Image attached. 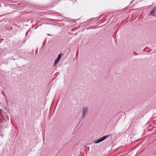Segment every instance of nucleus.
Masks as SVG:
<instances>
[{"mask_svg": "<svg viewBox=\"0 0 156 156\" xmlns=\"http://www.w3.org/2000/svg\"><path fill=\"white\" fill-rule=\"evenodd\" d=\"M88 107H84L83 109L82 112L83 113L82 118L84 119L86 116L88 110Z\"/></svg>", "mask_w": 156, "mask_h": 156, "instance_id": "nucleus-1", "label": "nucleus"}, {"mask_svg": "<svg viewBox=\"0 0 156 156\" xmlns=\"http://www.w3.org/2000/svg\"><path fill=\"white\" fill-rule=\"evenodd\" d=\"M108 137V135H106L105 136H103V137H102L101 138L97 140L96 141H95L94 142V143L95 144H98L99 143H100L102 141L104 140H105L106 138Z\"/></svg>", "mask_w": 156, "mask_h": 156, "instance_id": "nucleus-2", "label": "nucleus"}, {"mask_svg": "<svg viewBox=\"0 0 156 156\" xmlns=\"http://www.w3.org/2000/svg\"><path fill=\"white\" fill-rule=\"evenodd\" d=\"M59 60L57 58H56L55 60L54 63V66H55L58 63Z\"/></svg>", "mask_w": 156, "mask_h": 156, "instance_id": "nucleus-3", "label": "nucleus"}, {"mask_svg": "<svg viewBox=\"0 0 156 156\" xmlns=\"http://www.w3.org/2000/svg\"><path fill=\"white\" fill-rule=\"evenodd\" d=\"M155 12H154V10L153 9L152 10V11L151 12L150 14L154 16V14Z\"/></svg>", "mask_w": 156, "mask_h": 156, "instance_id": "nucleus-4", "label": "nucleus"}, {"mask_svg": "<svg viewBox=\"0 0 156 156\" xmlns=\"http://www.w3.org/2000/svg\"><path fill=\"white\" fill-rule=\"evenodd\" d=\"M61 54H59V55L58 56L57 58L60 60V59L61 58Z\"/></svg>", "mask_w": 156, "mask_h": 156, "instance_id": "nucleus-5", "label": "nucleus"}, {"mask_svg": "<svg viewBox=\"0 0 156 156\" xmlns=\"http://www.w3.org/2000/svg\"><path fill=\"white\" fill-rule=\"evenodd\" d=\"M153 10H154V12H156V8H154L153 9Z\"/></svg>", "mask_w": 156, "mask_h": 156, "instance_id": "nucleus-6", "label": "nucleus"}, {"mask_svg": "<svg viewBox=\"0 0 156 156\" xmlns=\"http://www.w3.org/2000/svg\"><path fill=\"white\" fill-rule=\"evenodd\" d=\"M37 51H38V50H37L36 52H35V54H36L37 53Z\"/></svg>", "mask_w": 156, "mask_h": 156, "instance_id": "nucleus-7", "label": "nucleus"}, {"mask_svg": "<svg viewBox=\"0 0 156 156\" xmlns=\"http://www.w3.org/2000/svg\"><path fill=\"white\" fill-rule=\"evenodd\" d=\"M101 16H100V17L97 20H98L99 19Z\"/></svg>", "mask_w": 156, "mask_h": 156, "instance_id": "nucleus-8", "label": "nucleus"}, {"mask_svg": "<svg viewBox=\"0 0 156 156\" xmlns=\"http://www.w3.org/2000/svg\"><path fill=\"white\" fill-rule=\"evenodd\" d=\"M28 32H27L26 33V35L27 36V34H28Z\"/></svg>", "mask_w": 156, "mask_h": 156, "instance_id": "nucleus-9", "label": "nucleus"}, {"mask_svg": "<svg viewBox=\"0 0 156 156\" xmlns=\"http://www.w3.org/2000/svg\"><path fill=\"white\" fill-rule=\"evenodd\" d=\"M8 63V62H6V63L5 62L4 63H5H5H6V64H7Z\"/></svg>", "mask_w": 156, "mask_h": 156, "instance_id": "nucleus-10", "label": "nucleus"}, {"mask_svg": "<svg viewBox=\"0 0 156 156\" xmlns=\"http://www.w3.org/2000/svg\"><path fill=\"white\" fill-rule=\"evenodd\" d=\"M44 45H45V44H43L42 46H43Z\"/></svg>", "mask_w": 156, "mask_h": 156, "instance_id": "nucleus-11", "label": "nucleus"}, {"mask_svg": "<svg viewBox=\"0 0 156 156\" xmlns=\"http://www.w3.org/2000/svg\"><path fill=\"white\" fill-rule=\"evenodd\" d=\"M87 22H88V20H87Z\"/></svg>", "mask_w": 156, "mask_h": 156, "instance_id": "nucleus-12", "label": "nucleus"}]
</instances>
